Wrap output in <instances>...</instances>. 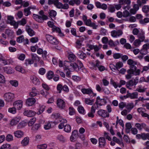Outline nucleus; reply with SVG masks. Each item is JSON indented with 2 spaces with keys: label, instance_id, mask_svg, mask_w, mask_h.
I'll return each mask as SVG.
<instances>
[{
  "label": "nucleus",
  "instance_id": "13d9d810",
  "mask_svg": "<svg viewBox=\"0 0 149 149\" xmlns=\"http://www.w3.org/2000/svg\"><path fill=\"white\" fill-rule=\"evenodd\" d=\"M69 114L70 115H74L75 114V111L74 108L70 107L69 108Z\"/></svg>",
  "mask_w": 149,
  "mask_h": 149
},
{
  "label": "nucleus",
  "instance_id": "f3484780",
  "mask_svg": "<svg viewBox=\"0 0 149 149\" xmlns=\"http://www.w3.org/2000/svg\"><path fill=\"white\" fill-rule=\"evenodd\" d=\"M140 70L139 69H138L137 71H135V73H128V74H127L125 75V77L127 79H130L131 78L132 76L131 74H133L135 75H139L140 74Z\"/></svg>",
  "mask_w": 149,
  "mask_h": 149
},
{
  "label": "nucleus",
  "instance_id": "6e6d98bb",
  "mask_svg": "<svg viewBox=\"0 0 149 149\" xmlns=\"http://www.w3.org/2000/svg\"><path fill=\"white\" fill-rule=\"evenodd\" d=\"M47 147V145L46 144L38 145L37 146L38 148L39 149H45Z\"/></svg>",
  "mask_w": 149,
  "mask_h": 149
},
{
  "label": "nucleus",
  "instance_id": "9d476101",
  "mask_svg": "<svg viewBox=\"0 0 149 149\" xmlns=\"http://www.w3.org/2000/svg\"><path fill=\"white\" fill-rule=\"evenodd\" d=\"M13 105L16 109H17L19 110L22 107V102L21 100L16 101L14 102Z\"/></svg>",
  "mask_w": 149,
  "mask_h": 149
},
{
  "label": "nucleus",
  "instance_id": "f03ea898",
  "mask_svg": "<svg viewBox=\"0 0 149 149\" xmlns=\"http://www.w3.org/2000/svg\"><path fill=\"white\" fill-rule=\"evenodd\" d=\"M106 103L107 101L105 99L100 98V97L98 96L96 98L95 102L93 106L97 109L99 107L98 105L102 106L104 105Z\"/></svg>",
  "mask_w": 149,
  "mask_h": 149
},
{
  "label": "nucleus",
  "instance_id": "bb28decb",
  "mask_svg": "<svg viewBox=\"0 0 149 149\" xmlns=\"http://www.w3.org/2000/svg\"><path fill=\"white\" fill-rule=\"evenodd\" d=\"M15 69L16 70L21 72L22 73H25V70L22 68L21 66L17 65L15 67Z\"/></svg>",
  "mask_w": 149,
  "mask_h": 149
},
{
  "label": "nucleus",
  "instance_id": "69168bd1",
  "mask_svg": "<svg viewBox=\"0 0 149 149\" xmlns=\"http://www.w3.org/2000/svg\"><path fill=\"white\" fill-rule=\"evenodd\" d=\"M14 18L13 17L11 16H8L7 17V23L10 24V22H12V21H14L13 20Z\"/></svg>",
  "mask_w": 149,
  "mask_h": 149
},
{
  "label": "nucleus",
  "instance_id": "423d86ee",
  "mask_svg": "<svg viewBox=\"0 0 149 149\" xmlns=\"http://www.w3.org/2000/svg\"><path fill=\"white\" fill-rule=\"evenodd\" d=\"M97 113L99 115L103 118L108 117L109 116V113L105 110L100 109Z\"/></svg>",
  "mask_w": 149,
  "mask_h": 149
},
{
  "label": "nucleus",
  "instance_id": "f8f14e48",
  "mask_svg": "<svg viewBox=\"0 0 149 149\" xmlns=\"http://www.w3.org/2000/svg\"><path fill=\"white\" fill-rule=\"evenodd\" d=\"M36 102V99L33 98H29L26 101V104L28 105L32 106Z\"/></svg>",
  "mask_w": 149,
  "mask_h": 149
},
{
  "label": "nucleus",
  "instance_id": "6e6552de",
  "mask_svg": "<svg viewBox=\"0 0 149 149\" xmlns=\"http://www.w3.org/2000/svg\"><path fill=\"white\" fill-rule=\"evenodd\" d=\"M123 33L122 31L119 30L117 31L113 30L111 32V34L112 36L116 38L117 36H119Z\"/></svg>",
  "mask_w": 149,
  "mask_h": 149
},
{
  "label": "nucleus",
  "instance_id": "de8ad7c7",
  "mask_svg": "<svg viewBox=\"0 0 149 149\" xmlns=\"http://www.w3.org/2000/svg\"><path fill=\"white\" fill-rule=\"evenodd\" d=\"M138 37L139 38L138 40H139L141 42L144 40L145 37L144 34L140 33L138 35Z\"/></svg>",
  "mask_w": 149,
  "mask_h": 149
},
{
  "label": "nucleus",
  "instance_id": "f257e3e1",
  "mask_svg": "<svg viewBox=\"0 0 149 149\" xmlns=\"http://www.w3.org/2000/svg\"><path fill=\"white\" fill-rule=\"evenodd\" d=\"M128 64L130 65V69L127 70V72L130 73H135L136 70V67L135 66L137 64V62L134 61L132 59H129L127 61Z\"/></svg>",
  "mask_w": 149,
  "mask_h": 149
},
{
  "label": "nucleus",
  "instance_id": "7c9ffc66",
  "mask_svg": "<svg viewBox=\"0 0 149 149\" xmlns=\"http://www.w3.org/2000/svg\"><path fill=\"white\" fill-rule=\"evenodd\" d=\"M136 138L137 139H142L143 140H145V133H143L141 134H137L136 135Z\"/></svg>",
  "mask_w": 149,
  "mask_h": 149
},
{
  "label": "nucleus",
  "instance_id": "1a4fd4ad",
  "mask_svg": "<svg viewBox=\"0 0 149 149\" xmlns=\"http://www.w3.org/2000/svg\"><path fill=\"white\" fill-rule=\"evenodd\" d=\"M24 115L29 117H33L36 114V113L32 110L25 109L23 113Z\"/></svg>",
  "mask_w": 149,
  "mask_h": 149
},
{
  "label": "nucleus",
  "instance_id": "393cba45",
  "mask_svg": "<svg viewBox=\"0 0 149 149\" xmlns=\"http://www.w3.org/2000/svg\"><path fill=\"white\" fill-rule=\"evenodd\" d=\"M134 103L132 102L126 105V108L128 110V112H130V111L134 107Z\"/></svg>",
  "mask_w": 149,
  "mask_h": 149
},
{
  "label": "nucleus",
  "instance_id": "4d7b16f0",
  "mask_svg": "<svg viewBox=\"0 0 149 149\" xmlns=\"http://www.w3.org/2000/svg\"><path fill=\"white\" fill-rule=\"evenodd\" d=\"M4 72L7 74H11L13 73L12 70L9 69L8 67H5L4 68Z\"/></svg>",
  "mask_w": 149,
  "mask_h": 149
},
{
  "label": "nucleus",
  "instance_id": "58836bf2",
  "mask_svg": "<svg viewBox=\"0 0 149 149\" xmlns=\"http://www.w3.org/2000/svg\"><path fill=\"white\" fill-rule=\"evenodd\" d=\"M40 125L39 123L36 124L34 125L32 128V130L33 131L37 130L40 127Z\"/></svg>",
  "mask_w": 149,
  "mask_h": 149
},
{
  "label": "nucleus",
  "instance_id": "680f3d73",
  "mask_svg": "<svg viewBox=\"0 0 149 149\" xmlns=\"http://www.w3.org/2000/svg\"><path fill=\"white\" fill-rule=\"evenodd\" d=\"M58 0H48V3L49 5H50L54 4V5L56 2H57Z\"/></svg>",
  "mask_w": 149,
  "mask_h": 149
},
{
  "label": "nucleus",
  "instance_id": "2eb2a0df",
  "mask_svg": "<svg viewBox=\"0 0 149 149\" xmlns=\"http://www.w3.org/2000/svg\"><path fill=\"white\" fill-rule=\"evenodd\" d=\"M15 136L18 138H21L23 136L24 133L21 130H17L14 132V133Z\"/></svg>",
  "mask_w": 149,
  "mask_h": 149
},
{
  "label": "nucleus",
  "instance_id": "a18cd8bd",
  "mask_svg": "<svg viewBox=\"0 0 149 149\" xmlns=\"http://www.w3.org/2000/svg\"><path fill=\"white\" fill-rule=\"evenodd\" d=\"M6 140L8 141H10L13 140V137L12 135L8 134L6 138Z\"/></svg>",
  "mask_w": 149,
  "mask_h": 149
},
{
  "label": "nucleus",
  "instance_id": "c03bdc74",
  "mask_svg": "<svg viewBox=\"0 0 149 149\" xmlns=\"http://www.w3.org/2000/svg\"><path fill=\"white\" fill-rule=\"evenodd\" d=\"M49 13L50 17H55L56 15V12L53 10H51L50 12Z\"/></svg>",
  "mask_w": 149,
  "mask_h": 149
},
{
  "label": "nucleus",
  "instance_id": "b1692460",
  "mask_svg": "<svg viewBox=\"0 0 149 149\" xmlns=\"http://www.w3.org/2000/svg\"><path fill=\"white\" fill-rule=\"evenodd\" d=\"M5 33L10 38H13V32L11 31L9 29H6L5 31Z\"/></svg>",
  "mask_w": 149,
  "mask_h": 149
},
{
  "label": "nucleus",
  "instance_id": "412c9836",
  "mask_svg": "<svg viewBox=\"0 0 149 149\" xmlns=\"http://www.w3.org/2000/svg\"><path fill=\"white\" fill-rule=\"evenodd\" d=\"M80 3V0H71L69 2V4L71 6H73L74 4L77 5H78Z\"/></svg>",
  "mask_w": 149,
  "mask_h": 149
},
{
  "label": "nucleus",
  "instance_id": "0eeeda50",
  "mask_svg": "<svg viewBox=\"0 0 149 149\" xmlns=\"http://www.w3.org/2000/svg\"><path fill=\"white\" fill-rule=\"evenodd\" d=\"M57 123L56 122H49L44 125V128L46 130H49L53 127Z\"/></svg>",
  "mask_w": 149,
  "mask_h": 149
},
{
  "label": "nucleus",
  "instance_id": "dca6fc26",
  "mask_svg": "<svg viewBox=\"0 0 149 149\" xmlns=\"http://www.w3.org/2000/svg\"><path fill=\"white\" fill-rule=\"evenodd\" d=\"M31 9H35L36 8L31 6H29L27 8L24 9V15L25 16H28L31 14V12L30 11V10Z\"/></svg>",
  "mask_w": 149,
  "mask_h": 149
},
{
  "label": "nucleus",
  "instance_id": "2f4dec72",
  "mask_svg": "<svg viewBox=\"0 0 149 149\" xmlns=\"http://www.w3.org/2000/svg\"><path fill=\"white\" fill-rule=\"evenodd\" d=\"M108 10L111 13H113L115 11V9L114 5H110L108 8Z\"/></svg>",
  "mask_w": 149,
  "mask_h": 149
},
{
  "label": "nucleus",
  "instance_id": "774afa93",
  "mask_svg": "<svg viewBox=\"0 0 149 149\" xmlns=\"http://www.w3.org/2000/svg\"><path fill=\"white\" fill-rule=\"evenodd\" d=\"M18 22L19 24L23 26L24 25L26 24V22L25 19L24 18H23L22 20Z\"/></svg>",
  "mask_w": 149,
  "mask_h": 149
},
{
  "label": "nucleus",
  "instance_id": "4c0bfd02",
  "mask_svg": "<svg viewBox=\"0 0 149 149\" xmlns=\"http://www.w3.org/2000/svg\"><path fill=\"white\" fill-rule=\"evenodd\" d=\"M123 13V17H127L131 16L130 12L127 10H124Z\"/></svg>",
  "mask_w": 149,
  "mask_h": 149
},
{
  "label": "nucleus",
  "instance_id": "f704fd0d",
  "mask_svg": "<svg viewBox=\"0 0 149 149\" xmlns=\"http://www.w3.org/2000/svg\"><path fill=\"white\" fill-rule=\"evenodd\" d=\"M123 66V64L121 62L117 63H116L115 66L116 68V70L119 71V69L122 67Z\"/></svg>",
  "mask_w": 149,
  "mask_h": 149
},
{
  "label": "nucleus",
  "instance_id": "aec40b11",
  "mask_svg": "<svg viewBox=\"0 0 149 149\" xmlns=\"http://www.w3.org/2000/svg\"><path fill=\"white\" fill-rule=\"evenodd\" d=\"M81 91L84 94H90L93 93L92 91L90 88H83L81 89Z\"/></svg>",
  "mask_w": 149,
  "mask_h": 149
},
{
  "label": "nucleus",
  "instance_id": "a211bd4d",
  "mask_svg": "<svg viewBox=\"0 0 149 149\" xmlns=\"http://www.w3.org/2000/svg\"><path fill=\"white\" fill-rule=\"evenodd\" d=\"M70 67H72L74 69L77 71H78L79 70V68H81L82 66V64H81V65H80V67L79 68L77 64L75 63H71L70 64Z\"/></svg>",
  "mask_w": 149,
  "mask_h": 149
},
{
  "label": "nucleus",
  "instance_id": "c9c22d12",
  "mask_svg": "<svg viewBox=\"0 0 149 149\" xmlns=\"http://www.w3.org/2000/svg\"><path fill=\"white\" fill-rule=\"evenodd\" d=\"M31 56L32 60L34 61H39L40 60L39 58L38 57L36 54H32Z\"/></svg>",
  "mask_w": 149,
  "mask_h": 149
},
{
  "label": "nucleus",
  "instance_id": "ddd939ff",
  "mask_svg": "<svg viewBox=\"0 0 149 149\" xmlns=\"http://www.w3.org/2000/svg\"><path fill=\"white\" fill-rule=\"evenodd\" d=\"M96 109H97L95 108L93 106H92L91 107L90 112L88 113V116L89 117L93 118L94 117V113L95 112V110Z\"/></svg>",
  "mask_w": 149,
  "mask_h": 149
},
{
  "label": "nucleus",
  "instance_id": "052dcab7",
  "mask_svg": "<svg viewBox=\"0 0 149 149\" xmlns=\"http://www.w3.org/2000/svg\"><path fill=\"white\" fill-rule=\"evenodd\" d=\"M57 138L60 141L64 142L65 141V139L62 135H59L57 137Z\"/></svg>",
  "mask_w": 149,
  "mask_h": 149
},
{
  "label": "nucleus",
  "instance_id": "9b49d317",
  "mask_svg": "<svg viewBox=\"0 0 149 149\" xmlns=\"http://www.w3.org/2000/svg\"><path fill=\"white\" fill-rule=\"evenodd\" d=\"M99 147L100 148H104L105 145L106 141L105 138L103 137H100L99 139Z\"/></svg>",
  "mask_w": 149,
  "mask_h": 149
},
{
  "label": "nucleus",
  "instance_id": "09e8293b",
  "mask_svg": "<svg viewBox=\"0 0 149 149\" xmlns=\"http://www.w3.org/2000/svg\"><path fill=\"white\" fill-rule=\"evenodd\" d=\"M45 107L44 106H42L39 109L38 112H37V113L38 115L40 114L45 109Z\"/></svg>",
  "mask_w": 149,
  "mask_h": 149
},
{
  "label": "nucleus",
  "instance_id": "a19ab883",
  "mask_svg": "<svg viewBox=\"0 0 149 149\" xmlns=\"http://www.w3.org/2000/svg\"><path fill=\"white\" fill-rule=\"evenodd\" d=\"M149 22V18H146L143 19H141L139 20V22L140 24H145Z\"/></svg>",
  "mask_w": 149,
  "mask_h": 149
},
{
  "label": "nucleus",
  "instance_id": "c756f323",
  "mask_svg": "<svg viewBox=\"0 0 149 149\" xmlns=\"http://www.w3.org/2000/svg\"><path fill=\"white\" fill-rule=\"evenodd\" d=\"M94 101V99L90 100L89 98H86L85 100L86 104L90 105H92Z\"/></svg>",
  "mask_w": 149,
  "mask_h": 149
},
{
  "label": "nucleus",
  "instance_id": "0e129e2a",
  "mask_svg": "<svg viewBox=\"0 0 149 149\" xmlns=\"http://www.w3.org/2000/svg\"><path fill=\"white\" fill-rule=\"evenodd\" d=\"M10 83L13 86L15 87L17 86L18 85V83L16 81H10Z\"/></svg>",
  "mask_w": 149,
  "mask_h": 149
},
{
  "label": "nucleus",
  "instance_id": "603ef678",
  "mask_svg": "<svg viewBox=\"0 0 149 149\" xmlns=\"http://www.w3.org/2000/svg\"><path fill=\"white\" fill-rule=\"evenodd\" d=\"M145 109L143 108H139L137 109V111L139 113H141V116H142V115L144 113H145L144 111H145Z\"/></svg>",
  "mask_w": 149,
  "mask_h": 149
},
{
  "label": "nucleus",
  "instance_id": "c85d7f7f",
  "mask_svg": "<svg viewBox=\"0 0 149 149\" xmlns=\"http://www.w3.org/2000/svg\"><path fill=\"white\" fill-rule=\"evenodd\" d=\"M32 79V81L33 84L36 85H38L40 84V82L38 79L35 76L33 77Z\"/></svg>",
  "mask_w": 149,
  "mask_h": 149
},
{
  "label": "nucleus",
  "instance_id": "864d4df0",
  "mask_svg": "<svg viewBox=\"0 0 149 149\" xmlns=\"http://www.w3.org/2000/svg\"><path fill=\"white\" fill-rule=\"evenodd\" d=\"M24 37L23 35H22L17 38L16 41L18 43H22L24 40Z\"/></svg>",
  "mask_w": 149,
  "mask_h": 149
},
{
  "label": "nucleus",
  "instance_id": "4468645a",
  "mask_svg": "<svg viewBox=\"0 0 149 149\" xmlns=\"http://www.w3.org/2000/svg\"><path fill=\"white\" fill-rule=\"evenodd\" d=\"M138 93L135 92L132 93H129L127 94V97H130L131 99H137L138 98Z\"/></svg>",
  "mask_w": 149,
  "mask_h": 149
},
{
  "label": "nucleus",
  "instance_id": "37998d69",
  "mask_svg": "<svg viewBox=\"0 0 149 149\" xmlns=\"http://www.w3.org/2000/svg\"><path fill=\"white\" fill-rule=\"evenodd\" d=\"M9 24L13 26L15 29H16L18 27L19 24L18 22H17L14 20L12 22H10V23Z\"/></svg>",
  "mask_w": 149,
  "mask_h": 149
},
{
  "label": "nucleus",
  "instance_id": "a878e982",
  "mask_svg": "<svg viewBox=\"0 0 149 149\" xmlns=\"http://www.w3.org/2000/svg\"><path fill=\"white\" fill-rule=\"evenodd\" d=\"M119 2L121 5L126 4L129 5L130 4L131 1L130 0H119Z\"/></svg>",
  "mask_w": 149,
  "mask_h": 149
},
{
  "label": "nucleus",
  "instance_id": "338daca9",
  "mask_svg": "<svg viewBox=\"0 0 149 149\" xmlns=\"http://www.w3.org/2000/svg\"><path fill=\"white\" fill-rule=\"evenodd\" d=\"M141 42L139 40L137 39L134 41L133 44L134 46L137 47L140 45Z\"/></svg>",
  "mask_w": 149,
  "mask_h": 149
},
{
  "label": "nucleus",
  "instance_id": "5fc2aeb1",
  "mask_svg": "<svg viewBox=\"0 0 149 149\" xmlns=\"http://www.w3.org/2000/svg\"><path fill=\"white\" fill-rule=\"evenodd\" d=\"M122 54L120 53H115L113 54V57L115 59H118L121 57Z\"/></svg>",
  "mask_w": 149,
  "mask_h": 149
},
{
  "label": "nucleus",
  "instance_id": "bf43d9fd",
  "mask_svg": "<svg viewBox=\"0 0 149 149\" xmlns=\"http://www.w3.org/2000/svg\"><path fill=\"white\" fill-rule=\"evenodd\" d=\"M8 112L13 114H15L16 112V109L15 107L10 108L8 109Z\"/></svg>",
  "mask_w": 149,
  "mask_h": 149
},
{
  "label": "nucleus",
  "instance_id": "72a5a7b5",
  "mask_svg": "<svg viewBox=\"0 0 149 149\" xmlns=\"http://www.w3.org/2000/svg\"><path fill=\"white\" fill-rule=\"evenodd\" d=\"M10 145L8 143H6L2 145L0 149H10Z\"/></svg>",
  "mask_w": 149,
  "mask_h": 149
},
{
  "label": "nucleus",
  "instance_id": "5701e85b",
  "mask_svg": "<svg viewBox=\"0 0 149 149\" xmlns=\"http://www.w3.org/2000/svg\"><path fill=\"white\" fill-rule=\"evenodd\" d=\"M28 28H26V31H27L29 35L31 36H32L35 34V33L34 31L31 29L29 28V26H27Z\"/></svg>",
  "mask_w": 149,
  "mask_h": 149
},
{
  "label": "nucleus",
  "instance_id": "39448f33",
  "mask_svg": "<svg viewBox=\"0 0 149 149\" xmlns=\"http://www.w3.org/2000/svg\"><path fill=\"white\" fill-rule=\"evenodd\" d=\"M57 106L61 109H64L65 107V102L62 99H58L56 102Z\"/></svg>",
  "mask_w": 149,
  "mask_h": 149
},
{
  "label": "nucleus",
  "instance_id": "20e7f679",
  "mask_svg": "<svg viewBox=\"0 0 149 149\" xmlns=\"http://www.w3.org/2000/svg\"><path fill=\"white\" fill-rule=\"evenodd\" d=\"M3 97L5 101L8 102H12L15 98L14 94L10 92L5 93Z\"/></svg>",
  "mask_w": 149,
  "mask_h": 149
},
{
  "label": "nucleus",
  "instance_id": "3c124183",
  "mask_svg": "<svg viewBox=\"0 0 149 149\" xmlns=\"http://www.w3.org/2000/svg\"><path fill=\"white\" fill-rule=\"evenodd\" d=\"M57 2L54 6L58 8L62 9L63 4L61 2H59L58 0Z\"/></svg>",
  "mask_w": 149,
  "mask_h": 149
},
{
  "label": "nucleus",
  "instance_id": "e2e57ef3",
  "mask_svg": "<svg viewBox=\"0 0 149 149\" xmlns=\"http://www.w3.org/2000/svg\"><path fill=\"white\" fill-rule=\"evenodd\" d=\"M63 87L62 85L60 84H58L57 86V89L59 93H60L61 92V90L63 89Z\"/></svg>",
  "mask_w": 149,
  "mask_h": 149
},
{
  "label": "nucleus",
  "instance_id": "e433bc0d",
  "mask_svg": "<svg viewBox=\"0 0 149 149\" xmlns=\"http://www.w3.org/2000/svg\"><path fill=\"white\" fill-rule=\"evenodd\" d=\"M33 18L36 21L39 22L42 19V17L41 16L33 14Z\"/></svg>",
  "mask_w": 149,
  "mask_h": 149
},
{
  "label": "nucleus",
  "instance_id": "6ab92c4d",
  "mask_svg": "<svg viewBox=\"0 0 149 149\" xmlns=\"http://www.w3.org/2000/svg\"><path fill=\"white\" fill-rule=\"evenodd\" d=\"M29 138L28 137H25L21 142V144L23 146H27L29 143Z\"/></svg>",
  "mask_w": 149,
  "mask_h": 149
},
{
  "label": "nucleus",
  "instance_id": "473e14b6",
  "mask_svg": "<svg viewBox=\"0 0 149 149\" xmlns=\"http://www.w3.org/2000/svg\"><path fill=\"white\" fill-rule=\"evenodd\" d=\"M142 11L145 13H147L149 12V6L148 5L144 6L142 8Z\"/></svg>",
  "mask_w": 149,
  "mask_h": 149
},
{
  "label": "nucleus",
  "instance_id": "ea45409f",
  "mask_svg": "<svg viewBox=\"0 0 149 149\" xmlns=\"http://www.w3.org/2000/svg\"><path fill=\"white\" fill-rule=\"evenodd\" d=\"M64 130L66 132H70L71 130V127L68 124H67L65 126Z\"/></svg>",
  "mask_w": 149,
  "mask_h": 149
},
{
  "label": "nucleus",
  "instance_id": "49530a36",
  "mask_svg": "<svg viewBox=\"0 0 149 149\" xmlns=\"http://www.w3.org/2000/svg\"><path fill=\"white\" fill-rule=\"evenodd\" d=\"M146 88H141V86L139 87V88H137L136 91H138L139 93H144L146 91Z\"/></svg>",
  "mask_w": 149,
  "mask_h": 149
},
{
  "label": "nucleus",
  "instance_id": "4be33fe9",
  "mask_svg": "<svg viewBox=\"0 0 149 149\" xmlns=\"http://www.w3.org/2000/svg\"><path fill=\"white\" fill-rule=\"evenodd\" d=\"M135 86L133 82V81L131 79L126 82V87L129 89H131V88L130 87Z\"/></svg>",
  "mask_w": 149,
  "mask_h": 149
},
{
  "label": "nucleus",
  "instance_id": "79ce46f5",
  "mask_svg": "<svg viewBox=\"0 0 149 149\" xmlns=\"http://www.w3.org/2000/svg\"><path fill=\"white\" fill-rule=\"evenodd\" d=\"M36 119L35 118H31L28 123L29 126H32L36 121Z\"/></svg>",
  "mask_w": 149,
  "mask_h": 149
},
{
  "label": "nucleus",
  "instance_id": "8fccbe9b",
  "mask_svg": "<svg viewBox=\"0 0 149 149\" xmlns=\"http://www.w3.org/2000/svg\"><path fill=\"white\" fill-rule=\"evenodd\" d=\"M54 73L52 71H49L47 73V77L48 79H52Z\"/></svg>",
  "mask_w": 149,
  "mask_h": 149
},
{
  "label": "nucleus",
  "instance_id": "cd10ccee",
  "mask_svg": "<svg viewBox=\"0 0 149 149\" xmlns=\"http://www.w3.org/2000/svg\"><path fill=\"white\" fill-rule=\"evenodd\" d=\"M68 58L72 62L74 61L76 59L75 56L73 54H70L68 56Z\"/></svg>",
  "mask_w": 149,
  "mask_h": 149
},
{
  "label": "nucleus",
  "instance_id": "7ed1b4c3",
  "mask_svg": "<svg viewBox=\"0 0 149 149\" xmlns=\"http://www.w3.org/2000/svg\"><path fill=\"white\" fill-rule=\"evenodd\" d=\"M46 37L47 41L50 43L55 45H57L58 44V41L53 36L47 34L46 35Z\"/></svg>",
  "mask_w": 149,
  "mask_h": 149
}]
</instances>
